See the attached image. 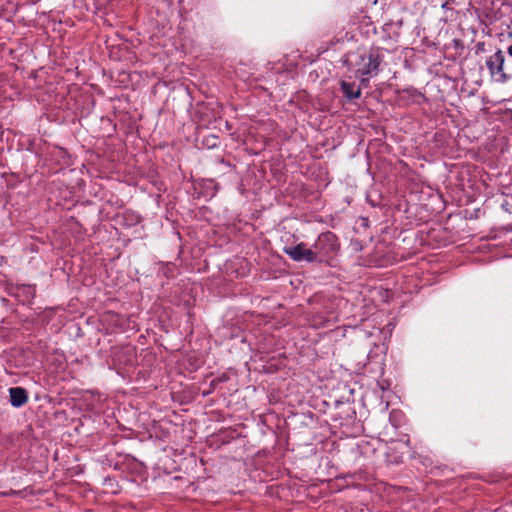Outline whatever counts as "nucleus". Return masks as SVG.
Listing matches in <instances>:
<instances>
[{"instance_id":"obj_12","label":"nucleus","mask_w":512,"mask_h":512,"mask_svg":"<svg viewBox=\"0 0 512 512\" xmlns=\"http://www.w3.org/2000/svg\"><path fill=\"white\" fill-rule=\"evenodd\" d=\"M508 54L512 57V44L508 47Z\"/></svg>"},{"instance_id":"obj_8","label":"nucleus","mask_w":512,"mask_h":512,"mask_svg":"<svg viewBox=\"0 0 512 512\" xmlns=\"http://www.w3.org/2000/svg\"><path fill=\"white\" fill-rule=\"evenodd\" d=\"M358 78H360V88L361 87H368L369 85V76H359Z\"/></svg>"},{"instance_id":"obj_6","label":"nucleus","mask_w":512,"mask_h":512,"mask_svg":"<svg viewBox=\"0 0 512 512\" xmlns=\"http://www.w3.org/2000/svg\"><path fill=\"white\" fill-rule=\"evenodd\" d=\"M340 89L348 100L358 99L361 96V88L356 87L354 82L341 81Z\"/></svg>"},{"instance_id":"obj_9","label":"nucleus","mask_w":512,"mask_h":512,"mask_svg":"<svg viewBox=\"0 0 512 512\" xmlns=\"http://www.w3.org/2000/svg\"><path fill=\"white\" fill-rule=\"evenodd\" d=\"M25 289L27 290L28 296L30 298H34V296H35V289L32 288L31 286L25 287Z\"/></svg>"},{"instance_id":"obj_14","label":"nucleus","mask_w":512,"mask_h":512,"mask_svg":"<svg viewBox=\"0 0 512 512\" xmlns=\"http://www.w3.org/2000/svg\"><path fill=\"white\" fill-rule=\"evenodd\" d=\"M483 46H484V44H483V43H479V44L477 45V47H478V49H479V50H480V49L482 50V49H483Z\"/></svg>"},{"instance_id":"obj_13","label":"nucleus","mask_w":512,"mask_h":512,"mask_svg":"<svg viewBox=\"0 0 512 512\" xmlns=\"http://www.w3.org/2000/svg\"><path fill=\"white\" fill-rule=\"evenodd\" d=\"M404 91L408 92L409 94H411L412 92H415V89H412V88L411 89H405Z\"/></svg>"},{"instance_id":"obj_1","label":"nucleus","mask_w":512,"mask_h":512,"mask_svg":"<svg viewBox=\"0 0 512 512\" xmlns=\"http://www.w3.org/2000/svg\"><path fill=\"white\" fill-rule=\"evenodd\" d=\"M382 56L377 49L358 50L350 55V59L344 60L348 69L354 72L355 77H374L379 73Z\"/></svg>"},{"instance_id":"obj_11","label":"nucleus","mask_w":512,"mask_h":512,"mask_svg":"<svg viewBox=\"0 0 512 512\" xmlns=\"http://www.w3.org/2000/svg\"><path fill=\"white\" fill-rule=\"evenodd\" d=\"M220 164H223V165H225L226 167L231 168V164H230L229 162H226L224 159H221V160H220Z\"/></svg>"},{"instance_id":"obj_10","label":"nucleus","mask_w":512,"mask_h":512,"mask_svg":"<svg viewBox=\"0 0 512 512\" xmlns=\"http://www.w3.org/2000/svg\"><path fill=\"white\" fill-rule=\"evenodd\" d=\"M455 0H445V2L441 5L442 9H447L449 4H453Z\"/></svg>"},{"instance_id":"obj_3","label":"nucleus","mask_w":512,"mask_h":512,"mask_svg":"<svg viewBox=\"0 0 512 512\" xmlns=\"http://www.w3.org/2000/svg\"><path fill=\"white\" fill-rule=\"evenodd\" d=\"M504 62L505 56L501 50L496 51L486 60V66L490 72L491 77L499 83H505L510 78V76L504 72Z\"/></svg>"},{"instance_id":"obj_5","label":"nucleus","mask_w":512,"mask_h":512,"mask_svg":"<svg viewBox=\"0 0 512 512\" xmlns=\"http://www.w3.org/2000/svg\"><path fill=\"white\" fill-rule=\"evenodd\" d=\"M28 392L23 387H11L9 389V402L15 407L19 408L28 402Z\"/></svg>"},{"instance_id":"obj_7","label":"nucleus","mask_w":512,"mask_h":512,"mask_svg":"<svg viewBox=\"0 0 512 512\" xmlns=\"http://www.w3.org/2000/svg\"><path fill=\"white\" fill-rule=\"evenodd\" d=\"M122 218L126 226H135L140 222V216L132 211H125Z\"/></svg>"},{"instance_id":"obj_2","label":"nucleus","mask_w":512,"mask_h":512,"mask_svg":"<svg viewBox=\"0 0 512 512\" xmlns=\"http://www.w3.org/2000/svg\"><path fill=\"white\" fill-rule=\"evenodd\" d=\"M339 247L337 236L330 231L321 233L312 245L317 262H324L326 259L333 257Z\"/></svg>"},{"instance_id":"obj_4","label":"nucleus","mask_w":512,"mask_h":512,"mask_svg":"<svg viewBox=\"0 0 512 512\" xmlns=\"http://www.w3.org/2000/svg\"><path fill=\"white\" fill-rule=\"evenodd\" d=\"M283 252L286 255H288L293 261L296 262H317L316 256L313 252V248H308L304 242H301L294 246H286L284 247Z\"/></svg>"}]
</instances>
